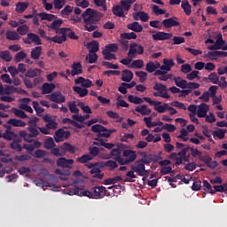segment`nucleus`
<instances>
[{"label":"nucleus","instance_id":"obj_1","mask_svg":"<svg viewBox=\"0 0 227 227\" xmlns=\"http://www.w3.org/2000/svg\"><path fill=\"white\" fill-rule=\"evenodd\" d=\"M125 146V145L121 144L118 145L116 148L111 150V155L114 158V160H116L121 166H125L127 164H130L137 159V153L136 151L130 149H125L122 151L121 157V149Z\"/></svg>","mask_w":227,"mask_h":227},{"label":"nucleus","instance_id":"obj_2","mask_svg":"<svg viewBox=\"0 0 227 227\" xmlns=\"http://www.w3.org/2000/svg\"><path fill=\"white\" fill-rule=\"evenodd\" d=\"M104 17L102 12H98L96 10L88 8L83 13H82V19H83V27L85 31L91 33L92 31H97L98 29V22Z\"/></svg>","mask_w":227,"mask_h":227},{"label":"nucleus","instance_id":"obj_3","mask_svg":"<svg viewBox=\"0 0 227 227\" xmlns=\"http://www.w3.org/2000/svg\"><path fill=\"white\" fill-rule=\"evenodd\" d=\"M152 162V154L145 153L142 159L137 160L135 165H130V169L135 171L138 176H148L150 171L146 170V166Z\"/></svg>","mask_w":227,"mask_h":227},{"label":"nucleus","instance_id":"obj_4","mask_svg":"<svg viewBox=\"0 0 227 227\" xmlns=\"http://www.w3.org/2000/svg\"><path fill=\"white\" fill-rule=\"evenodd\" d=\"M144 53H145V48L143 47V45L138 44L137 43H132L131 44H129L128 58L121 59L120 63H121V65H125L126 67H129L130 63H132V59L136 58L137 54L141 55Z\"/></svg>","mask_w":227,"mask_h":227},{"label":"nucleus","instance_id":"obj_5","mask_svg":"<svg viewBox=\"0 0 227 227\" xmlns=\"http://www.w3.org/2000/svg\"><path fill=\"white\" fill-rule=\"evenodd\" d=\"M106 186H94L90 191H83L82 194L91 200H102L106 197Z\"/></svg>","mask_w":227,"mask_h":227},{"label":"nucleus","instance_id":"obj_6","mask_svg":"<svg viewBox=\"0 0 227 227\" xmlns=\"http://www.w3.org/2000/svg\"><path fill=\"white\" fill-rule=\"evenodd\" d=\"M29 134L26 130H20L19 135L23 137L26 143H33V137H38L40 136V131H38V126H28L27 128Z\"/></svg>","mask_w":227,"mask_h":227},{"label":"nucleus","instance_id":"obj_7","mask_svg":"<svg viewBox=\"0 0 227 227\" xmlns=\"http://www.w3.org/2000/svg\"><path fill=\"white\" fill-rule=\"evenodd\" d=\"M91 131L94 132L97 135V137H111V134H114V132H116V129H108L107 128L100 125L96 124L91 127Z\"/></svg>","mask_w":227,"mask_h":227},{"label":"nucleus","instance_id":"obj_8","mask_svg":"<svg viewBox=\"0 0 227 227\" xmlns=\"http://www.w3.org/2000/svg\"><path fill=\"white\" fill-rule=\"evenodd\" d=\"M145 102H147L150 106H154V111H157V113H160L162 114V113H166L169 107V104L164 103L163 105L162 102L160 101H153L152 98H144Z\"/></svg>","mask_w":227,"mask_h":227},{"label":"nucleus","instance_id":"obj_9","mask_svg":"<svg viewBox=\"0 0 227 227\" xmlns=\"http://www.w3.org/2000/svg\"><path fill=\"white\" fill-rule=\"evenodd\" d=\"M70 31L68 27H62L59 31H57V34L62 35H55L53 37H46L48 42H54V43H63V42H67V33Z\"/></svg>","mask_w":227,"mask_h":227},{"label":"nucleus","instance_id":"obj_10","mask_svg":"<svg viewBox=\"0 0 227 227\" xmlns=\"http://www.w3.org/2000/svg\"><path fill=\"white\" fill-rule=\"evenodd\" d=\"M23 43L27 45H31V43H35V45H42V39L40 36L35 33H28L26 38H23Z\"/></svg>","mask_w":227,"mask_h":227},{"label":"nucleus","instance_id":"obj_11","mask_svg":"<svg viewBox=\"0 0 227 227\" xmlns=\"http://www.w3.org/2000/svg\"><path fill=\"white\" fill-rule=\"evenodd\" d=\"M174 65L175 61L172 59H163V65L160 67V69L157 70V74H168V72H171Z\"/></svg>","mask_w":227,"mask_h":227},{"label":"nucleus","instance_id":"obj_12","mask_svg":"<svg viewBox=\"0 0 227 227\" xmlns=\"http://www.w3.org/2000/svg\"><path fill=\"white\" fill-rule=\"evenodd\" d=\"M171 38H173L172 33L157 32L156 34L153 35V40H154V42L171 40Z\"/></svg>","mask_w":227,"mask_h":227},{"label":"nucleus","instance_id":"obj_13","mask_svg":"<svg viewBox=\"0 0 227 227\" xmlns=\"http://www.w3.org/2000/svg\"><path fill=\"white\" fill-rule=\"evenodd\" d=\"M162 24L166 29H169L171 27H176L180 26V22H178V18L176 17H172L169 19L163 20Z\"/></svg>","mask_w":227,"mask_h":227},{"label":"nucleus","instance_id":"obj_14","mask_svg":"<svg viewBox=\"0 0 227 227\" xmlns=\"http://www.w3.org/2000/svg\"><path fill=\"white\" fill-rule=\"evenodd\" d=\"M70 137V131H65L63 129H59L55 132V141L56 143H61L64 139H68Z\"/></svg>","mask_w":227,"mask_h":227},{"label":"nucleus","instance_id":"obj_15","mask_svg":"<svg viewBox=\"0 0 227 227\" xmlns=\"http://www.w3.org/2000/svg\"><path fill=\"white\" fill-rule=\"evenodd\" d=\"M83 189L84 185L74 184L73 188L67 190V194H68V196H84L82 192Z\"/></svg>","mask_w":227,"mask_h":227},{"label":"nucleus","instance_id":"obj_16","mask_svg":"<svg viewBox=\"0 0 227 227\" xmlns=\"http://www.w3.org/2000/svg\"><path fill=\"white\" fill-rule=\"evenodd\" d=\"M51 102H55V104H63L67 98L61 94V91H55L50 96Z\"/></svg>","mask_w":227,"mask_h":227},{"label":"nucleus","instance_id":"obj_17","mask_svg":"<svg viewBox=\"0 0 227 227\" xmlns=\"http://www.w3.org/2000/svg\"><path fill=\"white\" fill-rule=\"evenodd\" d=\"M74 84H81L82 88H84L86 90L87 88H91V86H93V82H91V80L90 79L79 76L77 79L74 80Z\"/></svg>","mask_w":227,"mask_h":227},{"label":"nucleus","instance_id":"obj_18","mask_svg":"<svg viewBox=\"0 0 227 227\" xmlns=\"http://www.w3.org/2000/svg\"><path fill=\"white\" fill-rule=\"evenodd\" d=\"M208 109H210V106H208L207 103H201L199 105L197 108L198 118H205L207 116V113H208Z\"/></svg>","mask_w":227,"mask_h":227},{"label":"nucleus","instance_id":"obj_19","mask_svg":"<svg viewBox=\"0 0 227 227\" xmlns=\"http://www.w3.org/2000/svg\"><path fill=\"white\" fill-rule=\"evenodd\" d=\"M71 68L72 77H75V75H81V74H82V65L81 62H74Z\"/></svg>","mask_w":227,"mask_h":227},{"label":"nucleus","instance_id":"obj_20","mask_svg":"<svg viewBox=\"0 0 227 227\" xmlns=\"http://www.w3.org/2000/svg\"><path fill=\"white\" fill-rule=\"evenodd\" d=\"M72 164H74L73 159L67 160V158L61 157L57 160V166L59 168H70Z\"/></svg>","mask_w":227,"mask_h":227},{"label":"nucleus","instance_id":"obj_21","mask_svg":"<svg viewBox=\"0 0 227 227\" xmlns=\"http://www.w3.org/2000/svg\"><path fill=\"white\" fill-rule=\"evenodd\" d=\"M39 75H42V69L38 68H30L25 74V77H28L29 79H35V77H39Z\"/></svg>","mask_w":227,"mask_h":227},{"label":"nucleus","instance_id":"obj_22","mask_svg":"<svg viewBox=\"0 0 227 227\" xmlns=\"http://www.w3.org/2000/svg\"><path fill=\"white\" fill-rule=\"evenodd\" d=\"M132 79H134V73H132V71L129 69L122 70L121 81H123V82H130Z\"/></svg>","mask_w":227,"mask_h":227},{"label":"nucleus","instance_id":"obj_23","mask_svg":"<svg viewBox=\"0 0 227 227\" xmlns=\"http://www.w3.org/2000/svg\"><path fill=\"white\" fill-rule=\"evenodd\" d=\"M127 28L134 33H141L143 31V25L139 24L137 21H134L127 25Z\"/></svg>","mask_w":227,"mask_h":227},{"label":"nucleus","instance_id":"obj_24","mask_svg":"<svg viewBox=\"0 0 227 227\" xmlns=\"http://www.w3.org/2000/svg\"><path fill=\"white\" fill-rule=\"evenodd\" d=\"M133 19L134 20H142V22H148V19H150V16L145 12H138L133 13Z\"/></svg>","mask_w":227,"mask_h":227},{"label":"nucleus","instance_id":"obj_25","mask_svg":"<svg viewBox=\"0 0 227 227\" xmlns=\"http://www.w3.org/2000/svg\"><path fill=\"white\" fill-rule=\"evenodd\" d=\"M135 111L137 113H140V114H142V116H149V114H152V109L148 108V106L145 105L137 106Z\"/></svg>","mask_w":227,"mask_h":227},{"label":"nucleus","instance_id":"obj_26","mask_svg":"<svg viewBox=\"0 0 227 227\" xmlns=\"http://www.w3.org/2000/svg\"><path fill=\"white\" fill-rule=\"evenodd\" d=\"M90 175H93V178H98V180L104 179V173L98 167H94L92 169L90 170Z\"/></svg>","mask_w":227,"mask_h":227},{"label":"nucleus","instance_id":"obj_27","mask_svg":"<svg viewBox=\"0 0 227 227\" xmlns=\"http://www.w3.org/2000/svg\"><path fill=\"white\" fill-rule=\"evenodd\" d=\"M27 8H29V3H27V2H18L16 4L15 12L17 13H24V12H26Z\"/></svg>","mask_w":227,"mask_h":227},{"label":"nucleus","instance_id":"obj_28","mask_svg":"<svg viewBox=\"0 0 227 227\" xmlns=\"http://www.w3.org/2000/svg\"><path fill=\"white\" fill-rule=\"evenodd\" d=\"M174 82L178 88H182V90H187L188 82L186 80L182 79V77H174Z\"/></svg>","mask_w":227,"mask_h":227},{"label":"nucleus","instance_id":"obj_29","mask_svg":"<svg viewBox=\"0 0 227 227\" xmlns=\"http://www.w3.org/2000/svg\"><path fill=\"white\" fill-rule=\"evenodd\" d=\"M110 168V171L116 169L118 168V163L113 160H109L108 161L100 162V168Z\"/></svg>","mask_w":227,"mask_h":227},{"label":"nucleus","instance_id":"obj_30","mask_svg":"<svg viewBox=\"0 0 227 227\" xmlns=\"http://www.w3.org/2000/svg\"><path fill=\"white\" fill-rule=\"evenodd\" d=\"M56 88L54 83H44L42 86V93L43 95H47L49 93H52V90Z\"/></svg>","mask_w":227,"mask_h":227},{"label":"nucleus","instance_id":"obj_31","mask_svg":"<svg viewBox=\"0 0 227 227\" xmlns=\"http://www.w3.org/2000/svg\"><path fill=\"white\" fill-rule=\"evenodd\" d=\"M37 15L41 18V20H48L49 22H52V20H56V19H58L56 15L49 14L47 12H41Z\"/></svg>","mask_w":227,"mask_h":227},{"label":"nucleus","instance_id":"obj_32","mask_svg":"<svg viewBox=\"0 0 227 227\" xmlns=\"http://www.w3.org/2000/svg\"><path fill=\"white\" fill-rule=\"evenodd\" d=\"M73 90L74 91V93H77V95H79L80 98H82L86 96H88V89H84L82 87H79V86H74L73 87Z\"/></svg>","mask_w":227,"mask_h":227},{"label":"nucleus","instance_id":"obj_33","mask_svg":"<svg viewBox=\"0 0 227 227\" xmlns=\"http://www.w3.org/2000/svg\"><path fill=\"white\" fill-rule=\"evenodd\" d=\"M62 152H68V153H75V146L72 145L70 143L65 142L62 146H60Z\"/></svg>","mask_w":227,"mask_h":227},{"label":"nucleus","instance_id":"obj_34","mask_svg":"<svg viewBox=\"0 0 227 227\" xmlns=\"http://www.w3.org/2000/svg\"><path fill=\"white\" fill-rule=\"evenodd\" d=\"M30 56L32 59H38L42 56V46H36L32 49Z\"/></svg>","mask_w":227,"mask_h":227},{"label":"nucleus","instance_id":"obj_35","mask_svg":"<svg viewBox=\"0 0 227 227\" xmlns=\"http://www.w3.org/2000/svg\"><path fill=\"white\" fill-rule=\"evenodd\" d=\"M224 45H226V42H215V44L208 46V51H223V48H224Z\"/></svg>","mask_w":227,"mask_h":227},{"label":"nucleus","instance_id":"obj_36","mask_svg":"<svg viewBox=\"0 0 227 227\" xmlns=\"http://www.w3.org/2000/svg\"><path fill=\"white\" fill-rule=\"evenodd\" d=\"M7 40L15 41L20 40V35L16 31L8 30L5 34Z\"/></svg>","mask_w":227,"mask_h":227},{"label":"nucleus","instance_id":"obj_37","mask_svg":"<svg viewBox=\"0 0 227 227\" xmlns=\"http://www.w3.org/2000/svg\"><path fill=\"white\" fill-rule=\"evenodd\" d=\"M7 123L12 125V127H26V122L22 120L10 119Z\"/></svg>","mask_w":227,"mask_h":227},{"label":"nucleus","instance_id":"obj_38","mask_svg":"<svg viewBox=\"0 0 227 227\" xmlns=\"http://www.w3.org/2000/svg\"><path fill=\"white\" fill-rule=\"evenodd\" d=\"M63 24V20H53V22H51V24L50 25V27L55 31L56 33H58V31H59L61 28V25Z\"/></svg>","mask_w":227,"mask_h":227},{"label":"nucleus","instance_id":"obj_39","mask_svg":"<svg viewBox=\"0 0 227 227\" xmlns=\"http://www.w3.org/2000/svg\"><path fill=\"white\" fill-rule=\"evenodd\" d=\"M128 100L131 104L139 105V104H143V102H145V98H141L137 96L129 95V96H128Z\"/></svg>","mask_w":227,"mask_h":227},{"label":"nucleus","instance_id":"obj_40","mask_svg":"<svg viewBox=\"0 0 227 227\" xmlns=\"http://www.w3.org/2000/svg\"><path fill=\"white\" fill-rule=\"evenodd\" d=\"M16 137L17 134H15L13 131H11L10 129H6L3 134V138L6 139L7 141H12V139H15Z\"/></svg>","mask_w":227,"mask_h":227},{"label":"nucleus","instance_id":"obj_41","mask_svg":"<svg viewBox=\"0 0 227 227\" xmlns=\"http://www.w3.org/2000/svg\"><path fill=\"white\" fill-rule=\"evenodd\" d=\"M17 33L20 35V36H26V35L29 34V27H27V25H21L18 27Z\"/></svg>","mask_w":227,"mask_h":227},{"label":"nucleus","instance_id":"obj_42","mask_svg":"<svg viewBox=\"0 0 227 227\" xmlns=\"http://www.w3.org/2000/svg\"><path fill=\"white\" fill-rule=\"evenodd\" d=\"M112 12L116 17H125V12L121 9V5H115L113 7Z\"/></svg>","mask_w":227,"mask_h":227},{"label":"nucleus","instance_id":"obj_43","mask_svg":"<svg viewBox=\"0 0 227 227\" xmlns=\"http://www.w3.org/2000/svg\"><path fill=\"white\" fill-rule=\"evenodd\" d=\"M122 178L120 176H117L113 178H108L104 180L105 185H113L114 184H118V182H121Z\"/></svg>","mask_w":227,"mask_h":227},{"label":"nucleus","instance_id":"obj_44","mask_svg":"<svg viewBox=\"0 0 227 227\" xmlns=\"http://www.w3.org/2000/svg\"><path fill=\"white\" fill-rule=\"evenodd\" d=\"M0 59L4 61H6L7 63H10V61L12 59V55L10 54V51H1Z\"/></svg>","mask_w":227,"mask_h":227},{"label":"nucleus","instance_id":"obj_45","mask_svg":"<svg viewBox=\"0 0 227 227\" xmlns=\"http://www.w3.org/2000/svg\"><path fill=\"white\" fill-rule=\"evenodd\" d=\"M43 146L46 150H52V148L56 146L54 139L52 137H48L46 140H44Z\"/></svg>","mask_w":227,"mask_h":227},{"label":"nucleus","instance_id":"obj_46","mask_svg":"<svg viewBox=\"0 0 227 227\" xmlns=\"http://www.w3.org/2000/svg\"><path fill=\"white\" fill-rule=\"evenodd\" d=\"M153 89L161 94L168 93V88L162 83H155Z\"/></svg>","mask_w":227,"mask_h":227},{"label":"nucleus","instance_id":"obj_47","mask_svg":"<svg viewBox=\"0 0 227 227\" xmlns=\"http://www.w3.org/2000/svg\"><path fill=\"white\" fill-rule=\"evenodd\" d=\"M142 67H145V62L143 59L133 60L131 65L128 66V68H137L141 69Z\"/></svg>","mask_w":227,"mask_h":227},{"label":"nucleus","instance_id":"obj_48","mask_svg":"<svg viewBox=\"0 0 227 227\" xmlns=\"http://www.w3.org/2000/svg\"><path fill=\"white\" fill-rule=\"evenodd\" d=\"M153 75H156V76L160 75L158 77L159 81H165L166 82L169 79H173V74H168V73L159 74V73H157V70L154 72Z\"/></svg>","mask_w":227,"mask_h":227},{"label":"nucleus","instance_id":"obj_49","mask_svg":"<svg viewBox=\"0 0 227 227\" xmlns=\"http://www.w3.org/2000/svg\"><path fill=\"white\" fill-rule=\"evenodd\" d=\"M90 160H93V156L90 154H83L82 157L76 159V162H80V164H86Z\"/></svg>","mask_w":227,"mask_h":227},{"label":"nucleus","instance_id":"obj_50","mask_svg":"<svg viewBox=\"0 0 227 227\" xmlns=\"http://www.w3.org/2000/svg\"><path fill=\"white\" fill-rule=\"evenodd\" d=\"M121 38L122 40H136V38H137V35H136V32L122 33L121 34Z\"/></svg>","mask_w":227,"mask_h":227},{"label":"nucleus","instance_id":"obj_51","mask_svg":"<svg viewBox=\"0 0 227 227\" xmlns=\"http://www.w3.org/2000/svg\"><path fill=\"white\" fill-rule=\"evenodd\" d=\"M181 7L183 8L185 15H191L192 11H191V4H189V1L187 0L182 1Z\"/></svg>","mask_w":227,"mask_h":227},{"label":"nucleus","instance_id":"obj_52","mask_svg":"<svg viewBox=\"0 0 227 227\" xmlns=\"http://www.w3.org/2000/svg\"><path fill=\"white\" fill-rule=\"evenodd\" d=\"M102 54L104 56V59H106V61H112V59H117L116 55L112 53L111 51L103 50Z\"/></svg>","mask_w":227,"mask_h":227},{"label":"nucleus","instance_id":"obj_53","mask_svg":"<svg viewBox=\"0 0 227 227\" xmlns=\"http://www.w3.org/2000/svg\"><path fill=\"white\" fill-rule=\"evenodd\" d=\"M158 67L155 65L154 62H148L145 66V70L146 72H148L149 74H153V72H157Z\"/></svg>","mask_w":227,"mask_h":227},{"label":"nucleus","instance_id":"obj_54","mask_svg":"<svg viewBox=\"0 0 227 227\" xmlns=\"http://www.w3.org/2000/svg\"><path fill=\"white\" fill-rule=\"evenodd\" d=\"M103 51H106L108 52H118V44L117 43H109L106 45Z\"/></svg>","mask_w":227,"mask_h":227},{"label":"nucleus","instance_id":"obj_55","mask_svg":"<svg viewBox=\"0 0 227 227\" xmlns=\"http://www.w3.org/2000/svg\"><path fill=\"white\" fill-rule=\"evenodd\" d=\"M207 79L210 81V82H212V84H219V75L217 73H211L207 76Z\"/></svg>","mask_w":227,"mask_h":227},{"label":"nucleus","instance_id":"obj_56","mask_svg":"<svg viewBox=\"0 0 227 227\" xmlns=\"http://www.w3.org/2000/svg\"><path fill=\"white\" fill-rule=\"evenodd\" d=\"M226 132V129H219L218 130L213 132V136L214 137H218V139H224Z\"/></svg>","mask_w":227,"mask_h":227},{"label":"nucleus","instance_id":"obj_57","mask_svg":"<svg viewBox=\"0 0 227 227\" xmlns=\"http://www.w3.org/2000/svg\"><path fill=\"white\" fill-rule=\"evenodd\" d=\"M25 58H27V54L21 51L15 55L14 61L16 63H20V61H22V59H25Z\"/></svg>","mask_w":227,"mask_h":227},{"label":"nucleus","instance_id":"obj_58","mask_svg":"<svg viewBox=\"0 0 227 227\" xmlns=\"http://www.w3.org/2000/svg\"><path fill=\"white\" fill-rule=\"evenodd\" d=\"M135 74L137 77H138L140 82H145V81H146V77H148V73L145 71H137Z\"/></svg>","mask_w":227,"mask_h":227},{"label":"nucleus","instance_id":"obj_59","mask_svg":"<svg viewBox=\"0 0 227 227\" xmlns=\"http://www.w3.org/2000/svg\"><path fill=\"white\" fill-rule=\"evenodd\" d=\"M51 155H54L55 157H63L65 155V152L61 150V147L59 148H51Z\"/></svg>","mask_w":227,"mask_h":227},{"label":"nucleus","instance_id":"obj_60","mask_svg":"<svg viewBox=\"0 0 227 227\" xmlns=\"http://www.w3.org/2000/svg\"><path fill=\"white\" fill-rule=\"evenodd\" d=\"M16 87L13 85H5L4 95H13L15 93Z\"/></svg>","mask_w":227,"mask_h":227},{"label":"nucleus","instance_id":"obj_61","mask_svg":"<svg viewBox=\"0 0 227 227\" xmlns=\"http://www.w3.org/2000/svg\"><path fill=\"white\" fill-rule=\"evenodd\" d=\"M15 116H17L18 118H21L22 120H24L25 118H27V114H26V112L17 109V108H13L12 109Z\"/></svg>","mask_w":227,"mask_h":227},{"label":"nucleus","instance_id":"obj_62","mask_svg":"<svg viewBox=\"0 0 227 227\" xmlns=\"http://www.w3.org/2000/svg\"><path fill=\"white\" fill-rule=\"evenodd\" d=\"M74 12V7L71 5H67L62 11H61V15L62 17H68L70 13Z\"/></svg>","mask_w":227,"mask_h":227},{"label":"nucleus","instance_id":"obj_63","mask_svg":"<svg viewBox=\"0 0 227 227\" xmlns=\"http://www.w3.org/2000/svg\"><path fill=\"white\" fill-rule=\"evenodd\" d=\"M121 96H119L117 98V103H116L117 109H120V107H129V103H127L123 99H121Z\"/></svg>","mask_w":227,"mask_h":227},{"label":"nucleus","instance_id":"obj_64","mask_svg":"<svg viewBox=\"0 0 227 227\" xmlns=\"http://www.w3.org/2000/svg\"><path fill=\"white\" fill-rule=\"evenodd\" d=\"M215 192H227V184L214 186Z\"/></svg>","mask_w":227,"mask_h":227}]
</instances>
